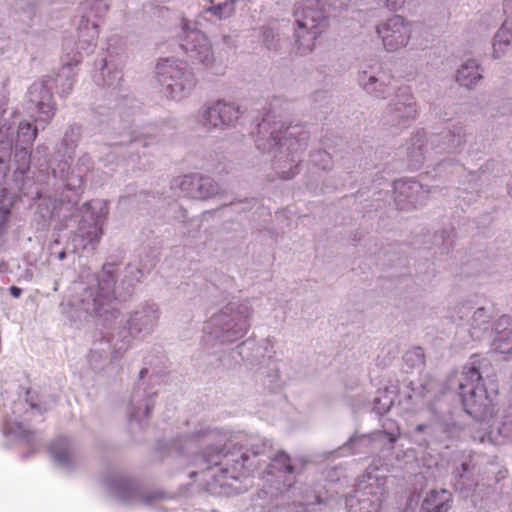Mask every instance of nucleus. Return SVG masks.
I'll return each instance as SVG.
<instances>
[{"label":"nucleus","mask_w":512,"mask_h":512,"mask_svg":"<svg viewBox=\"0 0 512 512\" xmlns=\"http://www.w3.org/2000/svg\"><path fill=\"white\" fill-rule=\"evenodd\" d=\"M293 47L297 54L307 55L315 48L316 40L329 26L324 0H302L295 4Z\"/></svg>","instance_id":"obj_1"},{"label":"nucleus","mask_w":512,"mask_h":512,"mask_svg":"<svg viewBox=\"0 0 512 512\" xmlns=\"http://www.w3.org/2000/svg\"><path fill=\"white\" fill-rule=\"evenodd\" d=\"M106 0H85L81 3V21L78 27L77 52L72 57L71 64H80L83 55H89L96 47V40L99 35V24L97 19L102 17L108 10Z\"/></svg>","instance_id":"obj_2"},{"label":"nucleus","mask_w":512,"mask_h":512,"mask_svg":"<svg viewBox=\"0 0 512 512\" xmlns=\"http://www.w3.org/2000/svg\"><path fill=\"white\" fill-rule=\"evenodd\" d=\"M460 396L465 411L477 415L486 406L487 396L482 384V376L477 367L465 366L459 383Z\"/></svg>","instance_id":"obj_3"},{"label":"nucleus","mask_w":512,"mask_h":512,"mask_svg":"<svg viewBox=\"0 0 512 512\" xmlns=\"http://www.w3.org/2000/svg\"><path fill=\"white\" fill-rule=\"evenodd\" d=\"M376 34L388 52L398 51L407 46L412 26L400 15H394L376 26Z\"/></svg>","instance_id":"obj_4"},{"label":"nucleus","mask_w":512,"mask_h":512,"mask_svg":"<svg viewBox=\"0 0 512 512\" xmlns=\"http://www.w3.org/2000/svg\"><path fill=\"white\" fill-rule=\"evenodd\" d=\"M181 47L193 62L206 64L212 56L211 45L204 33L188 19L182 20Z\"/></svg>","instance_id":"obj_5"},{"label":"nucleus","mask_w":512,"mask_h":512,"mask_svg":"<svg viewBox=\"0 0 512 512\" xmlns=\"http://www.w3.org/2000/svg\"><path fill=\"white\" fill-rule=\"evenodd\" d=\"M239 118V108L233 104L218 101L203 114L202 124L207 129L230 125Z\"/></svg>","instance_id":"obj_6"},{"label":"nucleus","mask_w":512,"mask_h":512,"mask_svg":"<svg viewBox=\"0 0 512 512\" xmlns=\"http://www.w3.org/2000/svg\"><path fill=\"white\" fill-rule=\"evenodd\" d=\"M162 67L167 69L159 73V82L166 87L172 98H176L177 93L182 92L186 86H191V75L186 73L182 67L173 65Z\"/></svg>","instance_id":"obj_7"},{"label":"nucleus","mask_w":512,"mask_h":512,"mask_svg":"<svg viewBox=\"0 0 512 512\" xmlns=\"http://www.w3.org/2000/svg\"><path fill=\"white\" fill-rule=\"evenodd\" d=\"M452 506L453 495L449 490L432 489L424 496L419 512H448Z\"/></svg>","instance_id":"obj_8"},{"label":"nucleus","mask_w":512,"mask_h":512,"mask_svg":"<svg viewBox=\"0 0 512 512\" xmlns=\"http://www.w3.org/2000/svg\"><path fill=\"white\" fill-rule=\"evenodd\" d=\"M381 499L377 495L348 500L349 512H380Z\"/></svg>","instance_id":"obj_9"},{"label":"nucleus","mask_w":512,"mask_h":512,"mask_svg":"<svg viewBox=\"0 0 512 512\" xmlns=\"http://www.w3.org/2000/svg\"><path fill=\"white\" fill-rule=\"evenodd\" d=\"M512 40V32L507 23L503 24L494 36L493 55L494 58H500L509 49Z\"/></svg>","instance_id":"obj_10"},{"label":"nucleus","mask_w":512,"mask_h":512,"mask_svg":"<svg viewBox=\"0 0 512 512\" xmlns=\"http://www.w3.org/2000/svg\"><path fill=\"white\" fill-rule=\"evenodd\" d=\"M480 66H461L457 71V82L464 87H472L481 78Z\"/></svg>","instance_id":"obj_11"},{"label":"nucleus","mask_w":512,"mask_h":512,"mask_svg":"<svg viewBox=\"0 0 512 512\" xmlns=\"http://www.w3.org/2000/svg\"><path fill=\"white\" fill-rule=\"evenodd\" d=\"M50 451L55 461L59 464H68L71 460V453L65 438L55 440L50 445Z\"/></svg>","instance_id":"obj_12"},{"label":"nucleus","mask_w":512,"mask_h":512,"mask_svg":"<svg viewBox=\"0 0 512 512\" xmlns=\"http://www.w3.org/2000/svg\"><path fill=\"white\" fill-rule=\"evenodd\" d=\"M205 12H210L215 15L218 19H226L230 17L234 12V1L233 0H212L211 6L205 9Z\"/></svg>","instance_id":"obj_13"},{"label":"nucleus","mask_w":512,"mask_h":512,"mask_svg":"<svg viewBox=\"0 0 512 512\" xmlns=\"http://www.w3.org/2000/svg\"><path fill=\"white\" fill-rule=\"evenodd\" d=\"M38 131L29 122H20L18 126V141L24 145L31 146L37 137Z\"/></svg>","instance_id":"obj_14"},{"label":"nucleus","mask_w":512,"mask_h":512,"mask_svg":"<svg viewBox=\"0 0 512 512\" xmlns=\"http://www.w3.org/2000/svg\"><path fill=\"white\" fill-rule=\"evenodd\" d=\"M280 33L276 24L269 25L263 31V43L269 50H277L280 45Z\"/></svg>","instance_id":"obj_15"},{"label":"nucleus","mask_w":512,"mask_h":512,"mask_svg":"<svg viewBox=\"0 0 512 512\" xmlns=\"http://www.w3.org/2000/svg\"><path fill=\"white\" fill-rule=\"evenodd\" d=\"M495 350L500 354L512 353V332L500 335L494 340Z\"/></svg>","instance_id":"obj_16"},{"label":"nucleus","mask_w":512,"mask_h":512,"mask_svg":"<svg viewBox=\"0 0 512 512\" xmlns=\"http://www.w3.org/2000/svg\"><path fill=\"white\" fill-rule=\"evenodd\" d=\"M372 4L380 8H386L389 11H397L403 5V0H371Z\"/></svg>","instance_id":"obj_17"},{"label":"nucleus","mask_w":512,"mask_h":512,"mask_svg":"<svg viewBox=\"0 0 512 512\" xmlns=\"http://www.w3.org/2000/svg\"><path fill=\"white\" fill-rule=\"evenodd\" d=\"M38 109L40 115L37 120L49 122L54 116L55 109L53 106L44 105L43 103H40Z\"/></svg>","instance_id":"obj_18"},{"label":"nucleus","mask_w":512,"mask_h":512,"mask_svg":"<svg viewBox=\"0 0 512 512\" xmlns=\"http://www.w3.org/2000/svg\"><path fill=\"white\" fill-rule=\"evenodd\" d=\"M275 461L282 465L284 472H286V473L293 472L294 469L290 463V458L286 454H284V453L278 454L275 458Z\"/></svg>","instance_id":"obj_19"},{"label":"nucleus","mask_w":512,"mask_h":512,"mask_svg":"<svg viewBox=\"0 0 512 512\" xmlns=\"http://www.w3.org/2000/svg\"><path fill=\"white\" fill-rule=\"evenodd\" d=\"M415 355L418 358V361L421 364H424V354L421 348H415L413 351L406 354L407 360H409L410 356Z\"/></svg>","instance_id":"obj_20"},{"label":"nucleus","mask_w":512,"mask_h":512,"mask_svg":"<svg viewBox=\"0 0 512 512\" xmlns=\"http://www.w3.org/2000/svg\"><path fill=\"white\" fill-rule=\"evenodd\" d=\"M9 291L14 298H19L22 294V289L17 286H11Z\"/></svg>","instance_id":"obj_21"},{"label":"nucleus","mask_w":512,"mask_h":512,"mask_svg":"<svg viewBox=\"0 0 512 512\" xmlns=\"http://www.w3.org/2000/svg\"><path fill=\"white\" fill-rule=\"evenodd\" d=\"M118 42H120V38H119V37H117V36H113V37H111V38L109 39L108 51H109V53H110V54H114V53H115L114 51H111V50H110V49H111V45H112L113 43L117 44Z\"/></svg>","instance_id":"obj_22"},{"label":"nucleus","mask_w":512,"mask_h":512,"mask_svg":"<svg viewBox=\"0 0 512 512\" xmlns=\"http://www.w3.org/2000/svg\"><path fill=\"white\" fill-rule=\"evenodd\" d=\"M8 272V264L4 261L0 262V275Z\"/></svg>","instance_id":"obj_23"},{"label":"nucleus","mask_w":512,"mask_h":512,"mask_svg":"<svg viewBox=\"0 0 512 512\" xmlns=\"http://www.w3.org/2000/svg\"><path fill=\"white\" fill-rule=\"evenodd\" d=\"M109 73H110V66H102L101 74L105 75V74H109Z\"/></svg>","instance_id":"obj_24"},{"label":"nucleus","mask_w":512,"mask_h":512,"mask_svg":"<svg viewBox=\"0 0 512 512\" xmlns=\"http://www.w3.org/2000/svg\"><path fill=\"white\" fill-rule=\"evenodd\" d=\"M405 107L408 109V114L415 113V109L411 106V104H404Z\"/></svg>","instance_id":"obj_25"},{"label":"nucleus","mask_w":512,"mask_h":512,"mask_svg":"<svg viewBox=\"0 0 512 512\" xmlns=\"http://www.w3.org/2000/svg\"><path fill=\"white\" fill-rule=\"evenodd\" d=\"M318 156L321 157V158H327L329 157V155L326 153V152H319L318 153Z\"/></svg>","instance_id":"obj_26"},{"label":"nucleus","mask_w":512,"mask_h":512,"mask_svg":"<svg viewBox=\"0 0 512 512\" xmlns=\"http://www.w3.org/2000/svg\"><path fill=\"white\" fill-rule=\"evenodd\" d=\"M72 44V41H66L65 44H64V49L65 51L67 50L68 46H70Z\"/></svg>","instance_id":"obj_27"},{"label":"nucleus","mask_w":512,"mask_h":512,"mask_svg":"<svg viewBox=\"0 0 512 512\" xmlns=\"http://www.w3.org/2000/svg\"><path fill=\"white\" fill-rule=\"evenodd\" d=\"M188 180H193V178H192V177L185 176V178H184V180H183L182 184H185Z\"/></svg>","instance_id":"obj_28"},{"label":"nucleus","mask_w":512,"mask_h":512,"mask_svg":"<svg viewBox=\"0 0 512 512\" xmlns=\"http://www.w3.org/2000/svg\"><path fill=\"white\" fill-rule=\"evenodd\" d=\"M295 173H296V172H292V173H291V176L295 175ZM282 177H283V178H285V179H287V178H289V177H290V175H286V176H282Z\"/></svg>","instance_id":"obj_29"},{"label":"nucleus","mask_w":512,"mask_h":512,"mask_svg":"<svg viewBox=\"0 0 512 512\" xmlns=\"http://www.w3.org/2000/svg\"><path fill=\"white\" fill-rule=\"evenodd\" d=\"M211 463H212L213 465H219V464H220V462H219V461H217V460H215V461H211Z\"/></svg>","instance_id":"obj_30"},{"label":"nucleus","mask_w":512,"mask_h":512,"mask_svg":"<svg viewBox=\"0 0 512 512\" xmlns=\"http://www.w3.org/2000/svg\"><path fill=\"white\" fill-rule=\"evenodd\" d=\"M59 257H60L61 259H63V258L65 257V253H64V252L60 253Z\"/></svg>","instance_id":"obj_31"},{"label":"nucleus","mask_w":512,"mask_h":512,"mask_svg":"<svg viewBox=\"0 0 512 512\" xmlns=\"http://www.w3.org/2000/svg\"><path fill=\"white\" fill-rule=\"evenodd\" d=\"M417 430H418V431H422V430H423V426H422V425H419V426L417 427Z\"/></svg>","instance_id":"obj_32"},{"label":"nucleus","mask_w":512,"mask_h":512,"mask_svg":"<svg viewBox=\"0 0 512 512\" xmlns=\"http://www.w3.org/2000/svg\"><path fill=\"white\" fill-rule=\"evenodd\" d=\"M392 442H394L396 440V437H391L390 439Z\"/></svg>","instance_id":"obj_33"},{"label":"nucleus","mask_w":512,"mask_h":512,"mask_svg":"<svg viewBox=\"0 0 512 512\" xmlns=\"http://www.w3.org/2000/svg\"><path fill=\"white\" fill-rule=\"evenodd\" d=\"M370 81H371V82H374V81H375V78H374V77H371V78H370Z\"/></svg>","instance_id":"obj_34"},{"label":"nucleus","mask_w":512,"mask_h":512,"mask_svg":"<svg viewBox=\"0 0 512 512\" xmlns=\"http://www.w3.org/2000/svg\"><path fill=\"white\" fill-rule=\"evenodd\" d=\"M144 372H146V369L141 370V376L143 375Z\"/></svg>","instance_id":"obj_35"}]
</instances>
